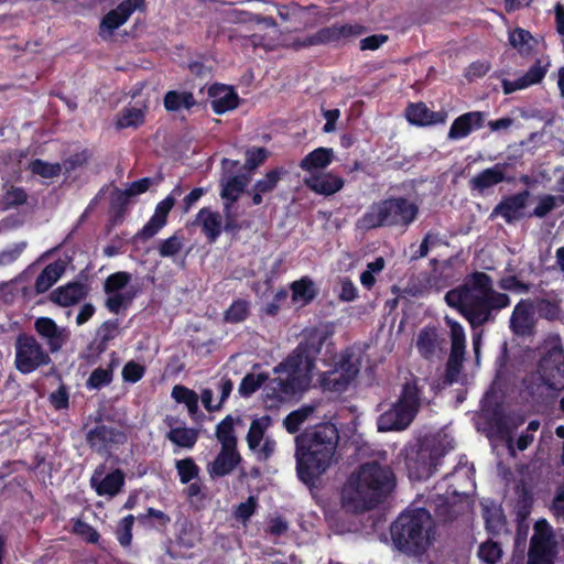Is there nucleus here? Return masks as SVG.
I'll return each mask as SVG.
<instances>
[{
	"instance_id": "338daca9",
	"label": "nucleus",
	"mask_w": 564,
	"mask_h": 564,
	"mask_svg": "<svg viewBox=\"0 0 564 564\" xmlns=\"http://www.w3.org/2000/svg\"><path fill=\"white\" fill-rule=\"evenodd\" d=\"M28 194L23 187L10 186L3 195L2 202L6 209L14 208L26 203Z\"/></svg>"
},
{
	"instance_id": "5fc2aeb1",
	"label": "nucleus",
	"mask_w": 564,
	"mask_h": 564,
	"mask_svg": "<svg viewBox=\"0 0 564 564\" xmlns=\"http://www.w3.org/2000/svg\"><path fill=\"white\" fill-rule=\"evenodd\" d=\"M269 381V376L265 372L260 373H247L239 386V393L242 397H250L263 384L265 386Z\"/></svg>"
},
{
	"instance_id": "09e8293b",
	"label": "nucleus",
	"mask_w": 564,
	"mask_h": 564,
	"mask_svg": "<svg viewBox=\"0 0 564 564\" xmlns=\"http://www.w3.org/2000/svg\"><path fill=\"white\" fill-rule=\"evenodd\" d=\"M314 405H303L297 410L289 413L283 420V425L290 434H295L300 431L301 425L314 413Z\"/></svg>"
},
{
	"instance_id": "a19ab883",
	"label": "nucleus",
	"mask_w": 564,
	"mask_h": 564,
	"mask_svg": "<svg viewBox=\"0 0 564 564\" xmlns=\"http://www.w3.org/2000/svg\"><path fill=\"white\" fill-rule=\"evenodd\" d=\"M442 460H408L409 477L414 481L427 480Z\"/></svg>"
},
{
	"instance_id": "bb28decb",
	"label": "nucleus",
	"mask_w": 564,
	"mask_h": 564,
	"mask_svg": "<svg viewBox=\"0 0 564 564\" xmlns=\"http://www.w3.org/2000/svg\"><path fill=\"white\" fill-rule=\"evenodd\" d=\"M529 196L530 193L524 191L507 197L495 208V213L502 216L509 223L520 219L524 215V208Z\"/></svg>"
},
{
	"instance_id": "6e6552de",
	"label": "nucleus",
	"mask_w": 564,
	"mask_h": 564,
	"mask_svg": "<svg viewBox=\"0 0 564 564\" xmlns=\"http://www.w3.org/2000/svg\"><path fill=\"white\" fill-rule=\"evenodd\" d=\"M14 366L23 375L31 373L40 367L47 366L52 359L50 354L33 335L21 333L17 336Z\"/></svg>"
},
{
	"instance_id": "4c0bfd02",
	"label": "nucleus",
	"mask_w": 564,
	"mask_h": 564,
	"mask_svg": "<svg viewBox=\"0 0 564 564\" xmlns=\"http://www.w3.org/2000/svg\"><path fill=\"white\" fill-rule=\"evenodd\" d=\"M64 273V265L58 262H52L47 264L35 280L36 293L46 292Z\"/></svg>"
},
{
	"instance_id": "864d4df0",
	"label": "nucleus",
	"mask_w": 564,
	"mask_h": 564,
	"mask_svg": "<svg viewBox=\"0 0 564 564\" xmlns=\"http://www.w3.org/2000/svg\"><path fill=\"white\" fill-rule=\"evenodd\" d=\"M119 333L118 319L105 321L97 329V348L99 351H104L109 341L116 338Z\"/></svg>"
},
{
	"instance_id": "ea45409f",
	"label": "nucleus",
	"mask_w": 564,
	"mask_h": 564,
	"mask_svg": "<svg viewBox=\"0 0 564 564\" xmlns=\"http://www.w3.org/2000/svg\"><path fill=\"white\" fill-rule=\"evenodd\" d=\"M137 293L138 291L131 288L124 292L107 294L108 297L105 301V307L110 313L118 315L130 306Z\"/></svg>"
},
{
	"instance_id": "aec40b11",
	"label": "nucleus",
	"mask_w": 564,
	"mask_h": 564,
	"mask_svg": "<svg viewBox=\"0 0 564 564\" xmlns=\"http://www.w3.org/2000/svg\"><path fill=\"white\" fill-rule=\"evenodd\" d=\"M406 120L414 126L425 127L445 122L446 113L443 111H432L427 106L420 102H411L405 108Z\"/></svg>"
},
{
	"instance_id": "de8ad7c7",
	"label": "nucleus",
	"mask_w": 564,
	"mask_h": 564,
	"mask_svg": "<svg viewBox=\"0 0 564 564\" xmlns=\"http://www.w3.org/2000/svg\"><path fill=\"white\" fill-rule=\"evenodd\" d=\"M189 485L183 490V495L188 501L192 509L200 511L206 508L207 494L203 484L198 481L188 482Z\"/></svg>"
},
{
	"instance_id": "f03ea898",
	"label": "nucleus",
	"mask_w": 564,
	"mask_h": 564,
	"mask_svg": "<svg viewBox=\"0 0 564 564\" xmlns=\"http://www.w3.org/2000/svg\"><path fill=\"white\" fill-rule=\"evenodd\" d=\"M397 477L390 466L367 460L354 470L341 489L343 507L354 513L376 509L394 491Z\"/></svg>"
},
{
	"instance_id": "680f3d73",
	"label": "nucleus",
	"mask_w": 564,
	"mask_h": 564,
	"mask_svg": "<svg viewBox=\"0 0 564 564\" xmlns=\"http://www.w3.org/2000/svg\"><path fill=\"white\" fill-rule=\"evenodd\" d=\"M184 238L177 234L160 241L158 246L159 254L162 258H172L178 254L183 249Z\"/></svg>"
},
{
	"instance_id": "69168bd1",
	"label": "nucleus",
	"mask_w": 564,
	"mask_h": 564,
	"mask_svg": "<svg viewBox=\"0 0 564 564\" xmlns=\"http://www.w3.org/2000/svg\"><path fill=\"white\" fill-rule=\"evenodd\" d=\"M485 120L484 113L479 111L468 112L460 116V138L479 129Z\"/></svg>"
},
{
	"instance_id": "f3484780",
	"label": "nucleus",
	"mask_w": 564,
	"mask_h": 564,
	"mask_svg": "<svg viewBox=\"0 0 564 564\" xmlns=\"http://www.w3.org/2000/svg\"><path fill=\"white\" fill-rule=\"evenodd\" d=\"M207 94L212 98V109L216 115H223L239 106V96L230 86L213 84Z\"/></svg>"
},
{
	"instance_id": "f257e3e1",
	"label": "nucleus",
	"mask_w": 564,
	"mask_h": 564,
	"mask_svg": "<svg viewBox=\"0 0 564 564\" xmlns=\"http://www.w3.org/2000/svg\"><path fill=\"white\" fill-rule=\"evenodd\" d=\"M327 337L322 330H310L296 348L273 368L278 376L269 379L262 391L267 409H279L283 403L302 398L310 387L311 372Z\"/></svg>"
},
{
	"instance_id": "412c9836",
	"label": "nucleus",
	"mask_w": 564,
	"mask_h": 564,
	"mask_svg": "<svg viewBox=\"0 0 564 564\" xmlns=\"http://www.w3.org/2000/svg\"><path fill=\"white\" fill-rule=\"evenodd\" d=\"M554 545L555 541L551 525L546 520L538 521L534 524L529 553L552 556Z\"/></svg>"
},
{
	"instance_id": "c03bdc74",
	"label": "nucleus",
	"mask_w": 564,
	"mask_h": 564,
	"mask_svg": "<svg viewBox=\"0 0 564 564\" xmlns=\"http://www.w3.org/2000/svg\"><path fill=\"white\" fill-rule=\"evenodd\" d=\"M137 520L141 525L156 530H165L171 522L169 514L152 507L148 508L145 513L139 514Z\"/></svg>"
},
{
	"instance_id": "6ab92c4d",
	"label": "nucleus",
	"mask_w": 564,
	"mask_h": 564,
	"mask_svg": "<svg viewBox=\"0 0 564 564\" xmlns=\"http://www.w3.org/2000/svg\"><path fill=\"white\" fill-rule=\"evenodd\" d=\"M216 436L221 444V451L216 458H241L237 451V437L231 415H227L217 424Z\"/></svg>"
},
{
	"instance_id": "13d9d810",
	"label": "nucleus",
	"mask_w": 564,
	"mask_h": 564,
	"mask_svg": "<svg viewBox=\"0 0 564 564\" xmlns=\"http://www.w3.org/2000/svg\"><path fill=\"white\" fill-rule=\"evenodd\" d=\"M355 355L350 349H345L339 357V360L335 364V368L344 372L347 378L355 380L359 373L360 364L354 359Z\"/></svg>"
},
{
	"instance_id": "3c124183",
	"label": "nucleus",
	"mask_w": 564,
	"mask_h": 564,
	"mask_svg": "<svg viewBox=\"0 0 564 564\" xmlns=\"http://www.w3.org/2000/svg\"><path fill=\"white\" fill-rule=\"evenodd\" d=\"M113 379V369L112 366L109 365L107 368L98 367L91 371L89 375L86 387L89 390H100L112 382Z\"/></svg>"
},
{
	"instance_id": "0e129e2a",
	"label": "nucleus",
	"mask_w": 564,
	"mask_h": 564,
	"mask_svg": "<svg viewBox=\"0 0 564 564\" xmlns=\"http://www.w3.org/2000/svg\"><path fill=\"white\" fill-rule=\"evenodd\" d=\"M72 532L80 536L87 543L91 544H97L100 539L98 531L82 519L74 520Z\"/></svg>"
},
{
	"instance_id": "9b49d317",
	"label": "nucleus",
	"mask_w": 564,
	"mask_h": 564,
	"mask_svg": "<svg viewBox=\"0 0 564 564\" xmlns=\"http://www.w3.org/2000/svg\"><path fill=\"white\" fill-rule=\"evenodd\" d=\"M321 45H328L334 48L341 47L366 32L360 24L333 23L317 30Z\"/></svg>"
},
{
	"instance_id": "8fccbe9b",
	"label": "nucleus",
	"mask_w": 564,
	"mask_h": 564,
	"mask_svg": "<svg viewBox=\"0 0 564 564\" xmlns=\"http://www.w3.org/2000/svg\"><path fill=\"white\" fill-rule=\"evenodd\" d=\"M250 314V302L243 299L235 300L224 313V321L230 324H238L248 318Z\"/></svg>"
},
{
	"instance_id": "a878e982",
	"label": "nucleus",
	"mask_w": 564,
	"mask_h": 564,
	"mask_svg": "<svg viewBox=\"0 0 564 564\" xmlns=\"http://www.w3.org/2000/svg\"><path fill=\"white\" fill-rule=\"evenodd\" d=\"M303 182L312 192L324 196H330L339 192L344 186V180L341 177L329 173L312 174L305 177Z\"/></svg>"
},
{
	"instance_id": "ddd939ff",
	"label": "nucleus",
	"mask_w": 564,
	"mask_h": 564,
	"mask_svg": "<svg viewBox=\"0 0 564 564\" xmlns=\"http://www.w3.org/2000/svg\"><path fill=\"white\" fill-rule=\"evenodd\" d=\"M175 205V198L172 194L167 195L163 200L158 203L154 214L148 223L134 235L135 241H147L153 238L167 224V217Z\"/></svg>"
},
{
	"instance_id": "7ed1b4c3",
	"label": "nucleus",
	"mask_w": 564,
	"mask_h": 564,
	"mask_svg": "<svg viewBox=\"0 0 564 564\" xmlns=\"http://www.w3.org/2000/svg\"><path fill=\"white\" fill-rule=\"evenodd\" d=\"M509 304V296L496 292L485 273H474L460 288V314L474 328L489 319L491 310H500Z\"/></svg>"
},
{
	"instance_id": "1a4fd4ad",
	"label": "nucleus",
	"mask_w": 564,
	"mask_h": 564,
	"mask_svg": "<svg viewBox=\"0 0 564 564\" xmlns=\"http://www.w3.org/2000/svg\"><path fill=\"white\" fill-rule=\"evenodd\" d=\"M145 10V0H123L102 17L98 29L99 36L104 40L110 39L135 11L144 12Z\"/></svg>"
},
{
	"instance_id": "f8f14e48",
	"label": "nucleus",
	"mask_w": 564,
	"mask_h": 564,
	"mask_svg": "<svg viewBox=\"0 0 564 564\" xmlns=\"http://www.w3.org/2000/svg\"><path fill=\"white\" fill-rule=\"evenodd\" d=\"M124 440V433L104 424L95 426L86 436L88 445L99 455L107 454L106 458H115L110 454V449L113 445L122 444Z\"/></svg>"
},
{
	"instance_id": "72a5a7b5",
	"label": "nucleus",
	"mask_w": 564,
	"mask_h": 564,
	"mask_svg": "<svg viewBox=\"0 0 564 564\" xmlns=\"http://www.w3.org/2000/svg\"><path fill=\"white\" fill-rule=\"evenodd\" d=\"M482 517L485 519L486 529L494 535L507 532L506 518L499 506L490 502L482 503Z\"/></svg>"
},
{
	"instance_id": "58836bf2",
	"label": "nucleus",
	"mask_w": 564,
	"mask_h": 564,
	"mask_svg": "<svg viewBox=\"0 0 564 564\" xmlns=\"http://www.w3.org/2000/svg\"><path fill=\"white\" fill-rule=\"evenodd\" d=\"M321 386L328 391L341 393L347 390L348 386L354 381L339 369L324 371L319 377Z\"/></svg>"
},
{
	"instance_id": "0eeeda50",
	"label": "nucleus",
	"mask_w": 564,
	"mask_h": 564,
	"mask_svg": "<svg viewBox=\"0 0 564 564\" xmlns=\"http://www.w3.org/2000/svg\"><path fill=\"white\" fill-rule=\"evenodd\" d=\"M544 349L536 376L541 387L557 395L564 391V349L561 338L557 335L550 336L545 340Z\"/></svg>"
},
{
	"instance_id": "2f4dec72",
	"label": "nucleus",
	"mask_w": 564,
	"mask_h": 564,
	"mask_svg": "<svg viewBox=\"0 0 564 564\" xmlns=\"http://www.w3.org/2000/svg\"><path fill=\"white\" fill-rule=\"evenodd\" d=\"M546 74L545 66L540 63L533 65L528 73L517 80H502V87L505 94H511L516 90L527 88L530 85L539 83Z\"/></svg>"
},
{
	"instance_id": "7c9ffc66",
	"label": "nucleus",
	"mask_w": 564,
	"mask_h": 564,
	"mask_svg": "<svg viewBox=\"0 0 564 564\" xmlns=\"http://www.w3.org/2000/svg\"><path fill=\"white\" fill-rule=\"evenodd\" d=\"M197 105V101L191 91L169 90L163 97V106L169 112H176L182 109L189 110Z\"/></svg>"
},
{
	"instance_id": "423d86ee",
	"label": "nucleus",
	"mask_w": 564,
	"mask_h": 564,
	"mask_svg": "<svg viewBox=\"0 0 564 564\" xmlns=\"http://www.w3.org/2000/svg\"><path fill=\"white\" fill-rule=\"evenodd\" d=\"M339 435L332 423L305 429L295 437V458H334Z\"/></svg>"
},
{
	"instance_id": "5701e85b",
	"label": "nucleus",
	"mask_w": 564,
	"mask_h": 564,
	"mask_svg": "<svg viewBox=\"0 0 564 564\" xmlns=\"http://www.w3.org/2000/svg\"><path fill=\"white\" fill-rule=\"evenodd\" d=\"M334 460H296L299 479L310 488L317 486L321 477L329 469ZM336 463L338 460H335Z\"/></svg>"
},
{
	"instance_id": "603ef678",
	"label": "nucleus",
	"mask_w": 564,
	"mask_h": 564,
	"mask_svg": "<svg viewBox=\"0 0 564 564\" xmlns=\"http://www.w3.org/2000/svg\"><path fill=\"white\" fill-rule=\"evenodd\" d=\"M132 274L127 271H117L109 274L104 282V292L106 294L122 292L131 282Z\"/></svg>"
},
{
	"instance_id": "a211bd4d",
	"label": "nucleus",
	"mask_w": 564,
	"mask_h": 564,
	"mask_svg": "<svg viewBox=\"0 0 564 564\" xmlns=\"http://www.w3.org/2000/svg\"><path fill=\"white\" fill-rule=\"evenodd\" d=\"M535 323L534 307L530 301L522 300L513 308L510 328L520 336L530 335Z\"/></svg>"
},
{
	"instance_id": "e433bc0d",
	"label": "nucleus",
	"mask_w": 564,
	"mask_h": 564,
	"mask_svg": "<svg viewBox=\"0 0 564 564\" xmlns=\"http://www.w3.org/2000/svg\"><path fill=\"white\" fill-rule=\"evenodd\" d=\"M171 395L177 403L186 405L192 419H195L198 414L203 415L198 406V394L194 390L176 384L173 387Z\"/></svg>"
},
{
	"instance_id": "6e6d98bb",
	"label": "nucleus",
	"mask_w": 564,
	"mask_h": 564,
	"mask_svg": "<svg viewBox=\"0 0 564 564\" xmlns=\"http://www.w3.org/2000/svg\"><path fill=\"white\" fill-rule=\"evenodd\" d=\"M29 170L32 174L43 178H53L61 174L62 165L59 163H50L41 159H34L30 162Z\"/></svg>"
},
{
	"instance_id": "c9c22d12",
	"label": "nucleus",
	"mask_w": 564,
	"mask_h": 564,
	"mask_svg": "<svg viewBox=\"0 0 564 564\" xmlns=\"http://www.w3.org/2000/svg\"><path fill=\"white\" fill-rule=\"evenodd\" d=\"M292 291V301L302 302L303 304L311 303L318 294L314 281L310 276H302L290 284Z\"/></svg>"
},
{
	"instance_id": "b1692460",
	"label": "nucleus",
	"mask_w": 564,
	"mask_h": 564,
	"mask_svg": "<svg viewBox=\"0 0 564 564\" xmlns=\"http://www.w3.org/2000/svg\"><path fill=\"white\" fill-rule=\"evenodd\" d=\"M523 421L524 420L522 416H506V417L501 419V421L497 427L499 433L506 434L509 454L512 456L516 455L514 444L519 451H524L529 447V445L533 441V435L528 432L522 433L517 438L516 442L511 437L508 436L509 432L513 429H517L519 425H521L523 423Z\"/></svg>"
},
{
	"instance_id": "49530a36",
	"label": "nucleus",
	"mask_w": 564,
	"mask_h": 564,
	"mask_svg": "<svg viewBox=\"0 0 564 564\" xmlns=\"http://www.w3.org/2000/svg\"><path fill=\"white\" fill-rule=\"evenodd\" d=\"M505 178V166L496 164L476 175L473 183L477 188L484 189L502 182Z\"/></svg>"
},
{
	"instance_id": "20e7f679",
	"label": "nucleus",
	"mask_w": 564,
	"mask_h": 564,
	"mask_svg": "<svg viewBox=\"0 0 564 564\" xmlns=\"http://www.w3.org/2000/svg\"><path fill=\"white\" fill-rule=\"evenodd\" d=\"M431 513L425 508L402 511L390 527L393 545L410 556L423 555L431 545Z\"/></svg>"
},
{
	"instance_id": "774afa93",
	"label": "nucleus",
	"mask_w": 564,
	"mask_h": 564,
	"mask_svg": "<svg viewBox=\"0 0 564 564\" xmlns=\"http://www.w3.org/2000/svg\"><path fill=\"white\" fill-rule=\"evenodd\" d=\"M176 469L182 484H188L198 478L199 467L195 460H176Z\"/></svg>"
},
{
	"instance_id": "dca6fc26",
	"label": "nucleus",
	"mask_w": 564,
	"mask_h": 564,
	"mask_svg": "<svg viewBox=\"0 0 564 564\" xmlns=\"http://www.w3.org/2000/svg\"><path fill=\"white\" fill-rule=\"evenodd\" d=\"M34 329L46 341L50 352L58 351L66 341L65 330L59 328L51 317H37Z\"/></svg>"
},
{
	"instance_id": "c85d7f7f",
	"label": "nucleus",
	"mask_w": 564,
	"mask_h": 564,
	"mask_svg": "<svg viewBox=\"0 0 564 564\" xmlns=\"http://www.w3.org/2000/svg\"><path fill=\"white\" fill-rule=\"evenodd\" d=\"M196 223L200 225L202 231L209 243L216 242L220 237L223 227L219 213L203 207L196 215Z\"/></svg>"
},
{
	"instance_id": "4be33fe9",
	"label": "nucleus",
	"mask_w": 564,
	"mask_h": 564,
	"mask_svg": "<svg viewBox=\"0 0 564 564\" xmlns=\"http://www.w3.org/2000/svg\"><path fill=\"white\" fill-rule=\"evenodd\" d=\"M417 457L416 458H444L452 448L446 435L434 434L425 435L417 440Z\"/></svg>"
},
{
	"instance_id": "37998d69",
	"label": "nucleus",
	"mask_w": 564,
	"mask_h": 564,
	"mask_svg": "<svg viewBox=\"0 0 564 564\" xmlns=\"http://www.w3.org/2000/svg\"><path fill=\"white\" fill-rule=\"evenodd\" d=\"M398 401L406 406H411L419 412L422 402V391L417 386V379L406 381L402 386L401 394Z\"/></svg>"
},
{
	"instance_id": "473e14b6",
	"label": "nucleus",
	"mask_w": 564,
	"mask_h": 564,
	"mask_svg": "<svg viewBox=\"0 0 564 564\" xmlns=\"http://www.w3.org/2000/svg\"><path fill=\"white\" fill-rule=\"evenodd\" d=\"M334 158V151L330 148H317L306 154L300 162L299 166L303 171L313 172L327 167Z\"/></svg>"
},
{
	"instance_id": "393cba45",
	"label": "nucleus",
	"mask_w": 564,
	"mask_h": 564,
	"mask_svg": "<svg viewBox=\"0 0 564 564\" xmlns=\"http://www.w3.org/2000/svg\"><path fill=\"white\" fill-rule=\"evenodd\" d=\"M100 476L101 473L96 470L90 480L98 496L113 497L120 492L124 485V474L122 470L116 469L99 480Z\"/></svg>"
},
{
	"instance_id": "052dcab7",
	"label": "nucleus",
	"mask_w": 564,
	"mask_h": 564,
	"mask_svg": "<svg viewBox=\"0 0 564 564\" xmlns=\"http://www.w3.org/2000/svg\"><path fill=\"white\" fill-rule=\"evenodd\" d=\"M130 198L131 197L122 189H117L113 194L110 202V212L113 223H119L123 219L130 204Z\"/></svg>"
},
{
	"instance_id": "cd10ccee",
	"label": "nucleus",
	"mask_w": 564,
	"mask_h": 564,
	"mask_svg": "<svg viewBox=\"0 0 564 564\" xmlns=\"http://www.w3.org/2000/svg\"><path fill=\"white\" fill-rule=\"evenodd\" d=\"M87 295L85 284L80 282H69L66 285L58 286L51 293L52 302L67 307L78 303Z\"/></svg>"
},
{
	"instance_id": "c756f323",
	"label": "nucleus",
	"mask_w": 564,
	"mask_h": 564,
	"mask_svg": "<svg viewBox=\"0 0 564 564\" xmlns=\"http://www.w3.org/2000/svg\"><path fill=\"white\" fill-rule=\"evenodd\" d=\"M165 424L170 427L167 433V438L181 446V447H193L197 441V432L194 429H188L185 426H176L180 423L177 417L172 415H167L164 420Z\"/></svg>"
},
{
	"instance_id": "a18cd8bd",
	"label": "nucleus",
	"mask_w": 564,
	"mask_h": 564,
	"mask_svg": "<svg viewBox=\"0 0 564 564\" xmlns=\"http://www.w3.org/2000/svg\"><path fill=\"white\" fill-rule=\"evenodd\" d=\"M288 174V170L283 166H276L270 171H268L263 178L258 180L253 186L252 191H258L262 194L271 193L278 186V183L282 180L283 176Z\"/></svg>"
},
{
	"instance_id": "4468645a",
	"label": "nucleus",
	"mask_w": 564,
	"mask_h": 564,
	"mask_svg": "<svg viewBox=\"0 0 564 564\" xmlns=\"http://www.w3.org/2000/svg\"><path fill=\"white\" fill-rule=\"evenodd\" d=\"M445 321L451 328L452 346L445 371L436 380L437 389H445L458 381V322L448 316Z\"/></svg>"
},
{
	"instance_id": "79ce46f5",
	"label": "nucleus",
	"mask_w": 564,
	"mask_h": 564,
	"mask_svg": "<svg viewBox=\"0 0 564 564\" xmlns=\"http://www.w3.org/2000/svg\"><path fill=\"white\" fill-rule=\"evenodd\" d=\"M564 204V197L561 195L542 194L535 197V206L531 216L543 218L555 208Z\"/></svg>"
},
{
	"instance_id": "39448f33",
	"label": "nucleus",
	"mask_w": 564,
	"mask_h": 564,
	"mask_svg": "<svg viewBox=\"0 0 564 564\" xmlns=\"http://www.w3.org/2000/svg\"><path fill=\"white\" fill-rule=\"evenodd\" d=\"M419 215V206L404 196H390L372 203L357 220V227L371 230L382 227L406 229Z\"/></svg>"
},
{
	"instance_id": "e2e57ef3",
	"label": "nucleus",
	"mask_w": 564,
	"mask_h": 564,
	"mask_svg": "<svg viewBox=\"0 0 564 564\" xmlns=\"http://www.w3.org/2000/svg\"><path fill=\"white\" fill-rule=\"evenodd\" d=\"M478 557L486 564H496L502 556V549L498 542L486 541L478 547Z\"/></svg>"
},
{
	"instance_id": "9d476101",
	"label": "nucleus",
	"mask_w": 564,
	"mask_h": 564,
	"mask_svg": "<svg viewBox=\"0 0 564 564\" xmlns=\"http://www.w3.org/2000/svg\"><path fill=\"white\" fill-rule=\"evenodd\" d=\"M447 332L436 326L426 325L417 334L416 349L425 360L444 355L447 351Z\"/></svg>"
},
{
	"instance_id": "f704fd0d",
	"label": "nucleus",
	"mask_w": 564,
	"mask_h": 564,
	"mask_svg": "<svg viewBox=\"0 0 564 564\" xmlns=\"http://www.w3.org/2000/svg\"><path fill=\"white\" fill-rule=\"evenodd\" d=\"M248 182L249 177L245 174L228 177L226 181L221 182L220 197L225 203L234 205L238 200L240 194L245 192Z\"/></svg>"
},
{
	"instance_id": "2eb2a0df",
	"label": "nucleus",
	"mask_w": 564,
	"mask_h": 564,
	"mask_svg": "<svg viewBox=\"0 0 564 564\" xmlns=\"http://www.w3.org/2000/svg\"><path fill=\"white\" fill-rule=\"evenodd\" d=\"M416 414L414 409L397 401L391 410L380 416L379 429L381 431H402L411 424Z\"/></svg>"
},
{
	"instance_id": "4d7b16f0",
	"label": "nucleus",
	"mask_w": 564,
	"mask_h": 564,
	"mask_svg": "<svg viewBox=\"0 0 564 564\" xmlns=\"http://www.w3.org/2000/svg\"><path fill=\"white\" fill-rule=\"evenodd\" d=\"M509 42L511 46L524 54L533 48L535 41L529 31L518 28L509 33Z\"/></svg>"
},
{
	"instance_id": "bf43d9fd",
	"label": "nucleus",
	"mask_w": 564,
	"mask_h": 564,
	"mask_svg": "<svg viewBox=\"0 0 564 564\" xmlns=\"http://www.w3.org/2000/svg\"><path fill=\"white\" fill-rule=\"evenodd\" d=\"M267 421H269V417L264 416L261 419H256L251 422L247 434V443L251 451H256L258 447H260V444L263 441L264 431L268 426Z\"/></svg>"
}]
</instances>
